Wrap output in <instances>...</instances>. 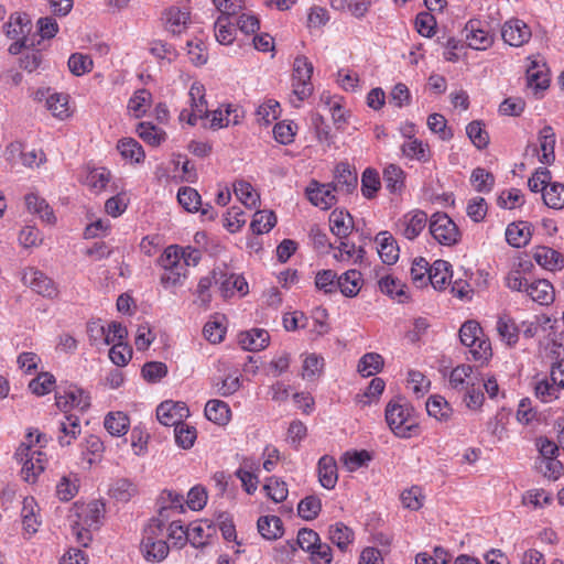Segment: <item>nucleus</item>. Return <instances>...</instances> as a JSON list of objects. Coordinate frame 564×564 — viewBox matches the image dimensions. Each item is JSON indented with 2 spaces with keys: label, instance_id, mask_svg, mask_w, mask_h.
Returning a JSON list of instances; mask_svg holds the SVG:
<instances>
[{
  "label": "nucleus",
  "instance_id": "1",
  "mask_svg": "<svg viewBox=\"0 0 564 564\" xmlns=\"http://www.w3.org/2000/svg\"><path fill=\"white\" fill-rule=\"evenodd\" d=\"M43 441H46L45 435L39 430L29 431L15 451V459L22 465L21 475L26 482H35L47 464L46 454L41 451Z\"/></svg>",
  "mask_w": 564,
  "mask_h": 564
},
{
  "label": "nucleus",
  "instance_id": "2",
  "mask_svg": "<svg viewBox=\"0 0 564 564\" xmlns=\"http://www.w3.org/2000/svg\"><path fill=\"white\" fill-rule=\"evenodd\" d=\"M104 514V505L98 501L75 505L69 514V524L76 541L88 546L93 535L91 532L100 525Z\"/></svg>",
  "mask_w": 564,
  "mask_h": 564
},
{
  "label": "nucleus",
  "instance_id": "3",
  "mask_svg": "<svg viewBox=\"0 0 564 564\" xmlns=\"http://www.w3.org/2000/svg\"><path fill=\"white\" fill-rule=\"evenodd\" d=\"M386 421L392 433L401 438L419 434L420 426L414 408L403 398H393L386 406Z\"/></svg>",
  "mask_w": 564,
  "mask_h": 564
},
{
  "label": "nucleus",
  "instance_id": "4",
  "mask_svg": "<svg viewBox=\"0 0 564 564\" xmlns=\"http://www.w3.org/2000/svg\"><path fill=\"white\" fill-rule=\"evenodd\" d=\"M140 547L147 561L161 562L169 555L164 521L153 518L148 522L143 529Z\"/></svg>",
  "mask_w": 564,
  "mask_h": 564
},
{
  "label": "nucleus",
  "instance_id": "5",
  "mask_svg": "<svg viewBox=\"0 0 564 564\" xmlns=\"http://www.w3.org/2000/svg\"><path fill=\"white\" fill-rule=\"evenodd\" d=\"M459 339L464 346L469 347L474 360L482 364L491 357L490 341L484 336L482 328L476 321H467L462 325Z\"/></svg>",
  "mask_w": 564,
  "mask_h": 564
},
{
  "label": "nucleus",
  "instance_id": "6",
  "mask_svg": "<svg viewBox=\"0 0 564 564\" xmlns=\"http://www.w3.org/2000/svg\"><path fill=\"white\" fill-rule=\"evenodd\" d=\"M313 74V65L305 56H297L294 61L293 65V76H292V86H293V96L296 98H291V104L299 108L301 102L307 99L313 93V85L311 82Z\"/></svg>",
  "mask_w": 564,
  "mask_h": 564
},
{
  "label": "nucleus",
  "instance_id": "7",
  "mask_svg": "<svg viewBox=\"0 0 564 564\" xmlns=\"http://www.w3.org/2000/svg\"><path fill=\"white\" fill-rule=\"evenodd\" d=\"M430 232L441 245L454 246L460 239L456 224L444 213H435L430 219Z\"/></svg>",
  "mask_w": 564,
  "mask_h": 564
},
{
  "label": "nucleus",
  "instance_id": "8",
  "mask_svg": "<svg viewBox=\"0 0 564 564\" xmlns=\"http://www.w3.org/2000/svg\"><path fill=\"white\" fill-rule=\"evenodd\" d=\"M189 415V410L184 402L167 400L156 408V417L165 426H174L183 423Z\"/></svg>",
  "mask_w": 564,
  "mask_h": 564
},
{
  "label": "nucleus",
  "instance_id": "9",
  "mask_svg": "<svg viewBox=\"0 0 564 564\" xmlns=\"http://www.w3.org/2000/svg\"><path fill=\"white\" fill-rule=\"evenodd\" d=\"M427 223L426 213L415 209L406 213L397 223L398 232L409 240L415 239Z\"/></svg>",
  "mask_w": 564,
  "mask_h": 564
},
{
  "label": "nucleus",
  "instance_id": "10",
  "mask_svg": "<svg viewBox=\"0 0 564 564\" xmlns=\"http://www.w3.org/2000/svg\"><path fill=\"white\" fill-rule=\"evenodd\" d=\"M335 187L330 184H321L317 181H312L306 187V196L308 200L321 209H328L336 204Z\"/></svg>",
  "mask_w": 564,
  "mask_h": 564
},
{
  "label": "nucleus",
  "instance_id": "11",
  "mask_svg": "<svg viewBox=\"0 0 564 564\" xmlns=\"http://www.w3.org/2000/svg\"><path fill=\"white\" fill-rule=\"evenodd\" d=\"M56 405L63 411L76 409L86 410L90 405V398L86 390H56Z\"/></svg>",
  "mask_w": 564,
  "mask_h": 564
},
{
  "label": "nucleus",
  "instance_id": "12",
  "mask_svg": "<svg viewBox=\"0 0 564 564\" xmlns=\"http://www.w3.org/2000/svg\"><path fill=\"white\" fill-rule=\"evenodd\" d=\"M531 30L520 19H510L505 22L501 29V36L503 41L510 46H522L531 39Z\"/></svg>",
  "mask_w": 564,
  "mask_h": 564
},
{
  "label": "nucleus",
  "instance_id": "13",
  "mask_svg": "<svg viewBox=\"0 0 564 564\" xmlns=\"http://www.w3.org/2000/svg\"><path fill=\"white\" fill-rule=\"evenodd\" d=\"M22 281L40 295L51 297L56 293L54 282L35 268H26L23 271Z\"/></svg>",
  "mask_w": 564,
  "mask_h": 564
},
{
  "label": "nucleus",
  "instance_id": "14",
  "mask_svg": "<svg viewBox=\"0 0 564 564\" xmlns=\"http://www.w3.org/2000/svg\"><path fill=\"white\" fill-rule=\"evenodd\" d=\"M336 192L352 193L358 185L357 172L347 162H340L335 167L334 181L330 183Z\"/></svg>",
  "mask_w": 564,
  "mask_h": 564
},
{
  "label": "nucleus",
  "instance_id": "15",
  "mask_svg": "<svg viewBox=\"0 0 564 564\" xmlns=\"http://www.w3.org/2000/svg\"><path fill=\"white\" fill-rule=\"evenodd\" d=\"M466 41L470 48L486 50L492 44L491 35L481 28V22L476 19L469 20L465 25Z\"/></svg>",
  "mask_w": 564,
  "mask_h": 564
},
{
  "label": "nucleus",
  "instance_id": "16",
  "mask_svg": "<svg viewBox=\"0 0 564 564\" xmlns=\"http://www.w3.org/2000/svg\"><path fill=\"white\" fill-rule=\"evenodd\" d=\"M270 343V335L263 328H251L238 334V344L243 350L260 351Z\"/></svg>",
  "mask_w": 564,
  "mask_h": 564
},
{
  "label": "nucleus",
  "instance_id": "17",
  "mask_svg": "<svg viewBox=\"0 0 564 564\" xmlns=\"http://www.w3.org/2000/svg\"><path fill=\"white\" fill-rule=\"evenodd\" d=\"M191 113L188 124L195 126L198 119L208 116L207 101L205 99V88L203 85L194 83L189 89Z\"/></svg>",
  "mask_w": 564,
  "mask_h": 564
},
{
  "label": "nucleus",
  "instance_id": "18",
  "mask_svg": "<svg viewBox=\"0 0 564 564\" xmlns=\"http://www.w3.org/2000/svg\"><path fill=\"white\" fill-rule=\"evenodd\" d=\"M216 533V527L208 520L192 522L187 527V542L194 547H203L209 539Z\"/></svg>",
  "mask_w": 564,
  "mask_h": 564
},
{
  "label": "nucleus",
  "instance_id": "19",
  "mask_svg": "<svg viewBox=\"0 0 564 564\" xmlns=\"http://www.w3.org/2000/svg\"><path fill=\"white\" fill-rule=\"evenodd\" d=\"M221 279V270H213L207 275L202 276L198 281L195 291L196 299L194 301L199 307L208 308L212 302V286L218 285V280Z\"/></svg>",
  "mask_w": 564,
  "mask_h": 564
},
{
  "label": "nucleus",
  "instance_id": "20",
  "mask_svg": "<svg viewBox=\"0 0 564 564\" xmlns=\"http://www.w3.org/2000/svg\"><path fill=\"white\" fill-rule=\"evenodd\" d=\"M318 481L325 489H334L337 480V463L333 456L324 455L317 463Z\"/></svg>",
  "mask_w": 564,
  "mask_h": 564
},
{
  "label": "nucleus",
  "instance_id": "21",
  "mask_svg": "<svg viewBox=\"0 0 564 564\" xmlns=\"http://www.w3.org/2000/svg\"><path fill=\"white\" fill-rule=\"evenodd\" d=\"M58 435L57 441L61 446L70 445L80 434L82 427L79 417L76 415H64L58 421Z\"/></svg>",
  "mask_w": 564,
  "mask_h": 564
},
{
  "label": "nucleus",
  "instance_id": "22",
  "mask_svg": "<svg viewBox=\"0 0 564 564\" xmlns=\"http://www.w3.org/2000/svg\"><path fill=\"white\" fill-rule=\"evenodd\" d=\"M376 241L379 246L378 253L386 264H393L399 259V247L392 235L388 231H381L377 235Z\"/></svg>",
  "mask_w": 564,
  "mask_h": 564
},
{
  "label": "nucleus",
  "instance_id": "23",
  "mask_svg": "<svg viewBox=\"0 0 564 564\" xmlns=\"http://www.w3.org/2000/svg\"><path fill=\"white\" fill-rule=\"evenodd\" d=\"M32 24L29 15L22 12H14L4 24L6 34L10 39L25 37L31 32Z\"/></svg>",
  "mask_w": 564,
  "mask_h": 564
},
{
  "label": "nucleus",
  "instance_id": "24",
  "mask_svg": "<svg viewBox=\"0 0 564 564\" xmlns=\"http://www.w3.org/2000/svg\"><path fill=\"white\" fill-rule=\"evenodd\" d=\"M539 141H540V150L541 155L539 156V161L543 164L550 165L555 160V142L556 137L554 130L551 126H545L539 132Z\"/></svg>",
  "mask_w": 564,
  "mask_h": 564
},
{
  "label": "nucleus",
  "instance_id": "25",
  "mask_svg": "<svg viewBox=\"0 0 564 564\" xmlns=\"http://www.w3.org/2000/svg\"><path fill=\"white\" fill-rule=\"evenodd\" d=\"M330 231L339 239H345L354 227L352 217L348 212L335 209L329 215Z\"/></svg>",
  "mask_w": 564,
  "mask_h": 564
},
{
  "label": "nucleus",
  "instance_id": "26",
  "mask_svg": "<svg viewBox=\"0 0 564 564\" xmlns=\"http://www.w3.org/2000/svg\"><path fill=\"white\" fill-rule=\"evenodd\" d=\"M524 292L535 302L547 305L554 300L553 285L545 279L533 281L524 289Z\"/></svg>",
  "mask_w": 564,
  "mask_h": 564
},
{
  "label": "nucleus",
  "instance_id": "27",
  "mask_svg": "<svg viewBox=\"0 0 564 564\" xmlns=\"http://www.w3.org/2000/svg\"><path fill=\"white\" fill-rule=\"evenodd\" d=\"M165 29L172 34H181L189 23V12L178 8H170L163 14Z\"/></svg>",
  "mask_w": 564,
  "mask_h": 564
},
{
  "label": "nucleus",
  "instance_id": "28",
  "mask_svg": "<svg viewBox=\"0 0 564 564\" xmlns=\"http://www.w3.org/2000/svg\"><path fill=\"white\" fill-rule=\"evenodd\" d=\"M328 538L340 551H347L355 540V534L345 523L336 522L329 525Z\"/></svg>",
  "mask_w": 564,
  "mask_h": 564
},
{
  "label": "nucleus",
  "instance_id": "29",
  "mask_svg": "<svg viewBox=\"0 0 564 564\" xmlns=\"http://www.w3.org/2000/svg\"><path fill=\"white\" fill-rule=\"evenodd\" d=\"M241 115L238 107L227 105L225 110L216 109L212 112L210 128L216 130L229 124H238L241 120Z\"/></svg>",
  "mask_w": 564,
  "mask_h": 564
},
{
  "label": "nucleus",
  "instance_id": "30",
  "mask_svg": "<svg viewBox=\"0 0 564 564\" xmlns=\"http://www.w3.org/2000/svg\"><path fill=\"white\" fill-rule=\"evenodd\" d=\"M37 503L33 497H25L21 510L22 523L24 531L32 535L37 532L41 524L37 519Z\"/></svg>",
  "mask_w": 564,
  "mask_h": 564
},
{
  "label": "nucleus",
  "instance_id": "31",
  "mask_svg": "<svg viewBox=\"0 0 564 564\" xmlns=\"http://www.w3.org/2000/svg\"><path fill=\"white\" fill-rule=\"evenodd\" d=\"M479 379V371L469 365L457 366L449 376L451 383L456 388L465 386V388H476V380Z\"/></svg>",
  "mask_w": 564,
  "mask_h": 564
},
{
  "label": "nucleus",
  "instance_id": "32",
  "mask_svg": "<svg viewBox=\"0 0 564 564\" xmlns=\"http://www.w3.org/2000/svg\"><path fill=\"white\" fill-rule=\"evenodd\" d=\"M452 265L449 262L444 260H436L429 270L427 282L432 284L435 290H442L445 288L449 278H452L451 272Z\"/></svg>",
  "mask_w": 564,
  "mask_h": 564
},
{
  "label": "nucleus",
  "instance_id": "33",
  "mask_svg": "<svg viewBox=\"0 0 564 564\" xmlns=\"http://www.w3.org/2000/svg\"><path fill=\"white\" fill-rule=\"evenodd\" d=\"M530 237V227L525 221L512 223L506 229V240L514 248L525 246L529 242Z\"/></svg>",
  "mask_w": 564,
  "mask_h": 564
},
{
  "label": "nucleus",
  "instance_id": "34",
  "mask_svg": "<svg viewBox=\"0 0 564 564\" xmlns=\"http://www.w3.org/2000/svg\"><path fill=\"white\" fill-rule=\"evenodd\" d=\"M259 533L267 540H276L283 535L282 520L276 516H263L257 522Z\"/></svg>",
  "mask_w": 564,
  "mask_h": 564
},
{
  "label": "nucleus",
  "instance_id": "35",
  "mask_svg": "<svg viewBox=\"0 0 564 564\" xmlns=\"http://www.w3.org/2000/svg\"><path fill=\"white\" fill-rule=\"evenodd\" d=\"M361 273L357 270H348L337 279V289L348 297L356 296L361 289Z\"/></svg>",
  "mask_w": 564,
  "mask_h": 564
},
{
  "label": "nucleus",
  "instance_id": "36",
  "mask_svg": "<svg viewBox=\"0 0 564 564\" xmlns=\"http://www.w3.org/2000/svg\"><path fill=\"white\" fill-rule=\"evenodd\" d=\"M205 416L218 425H226L230 420V409L224 401L209 400L205 405Z\"/></svg>",
  "mask_w": 564,
  "mask_h": 564
},
{
  "label": "nucleus",
  "instance_id": "37",
  "mask_svg": "<svg viewBox=\"0 0 564 564\" xmlns=\"http://www.w3.org/2000/svg\"><path fill=\"white\" fill-rule=\"evenodd\" d=\"M25 204L29 212L40 216V218L46 224H54L55 216L53 209L46 203L44 198L39 197L36 194H28L25 196Z\"/></svg>",
  "mask_w": 564,
  "mask_h": 564
},
{
  "label": "nucleus",
  "instance_id": "38",
  "mask_svg": "<svg viewBox=\"0 0 564 564\" xmlns=\"http://www.w3.org/2000/svg\"><path fill=\"white\" fill-rule=\"evenodd\" d=\"M528 86L535 90H544L550 85V77L545 65H539L536 61H533L530 67L527 69Z\"/></svg>",
  "mask_w": 564,
  "mask_h": 564
},
{
  "label": "nucleus",
  "instance_id": "39",
  "mask_svg": "<svg viewBox=\"0 0 564 564\" xmlns=\"http://www.w3.org/2000/svg\"><path fill=\"white\" fill-rule=\"evenodd\" d=\"M383 182L386 185V188L391 194H400L404 187V172L403 170L395 165L390 164L383 170Z\"/></svg>",
  "mask_w": 564,
  "mask_h": 564
},
{
  "label": "nucleus",
  "instance_id": "40",
  "mask_svg": "<svg viewBox=\"0 0 564 564\" xmlns=\"http://www.w3.org/2000/svg\"><path fill=\"white\" fill-rule=\"evenodd\" d=\"M130 425V420L128 415L123 412H110L106 415L104 421L105 429L112 436H122L124 435Z\"/></svg>",
  "mask_w": 564,
  "mask_h": 564
},
{
  "label": "nucleus",
  "instance_id": "41",
  "mask_svg": "<svg viewBox=\"0 0 564 564\" xmlns=\"http://www.w3.org/2000/svg\"><path fill=\"white\" fill-rule=\"evenodd\" d=\"M534 259L541 267L551 271L562 269L564 263L561 253L547 247L538 248Z\"/></svg>",
  "mask_w": 564,
  "mask_h": 564
},
{
  "label": "nucleus",
  "instance_id": "42",
  "mask_svg": "<svg viewBox=\"0 0 564 564\" xmlns=\"http://www.w3.org/2000/svg\"><path fill=\"white\" fill-rule=\"evenodd\" d=\"M218 288L224 297L231 296L235 291L246 293L245 288H248L243 278L236 274H228L221 271V279L218 280Z\"/></svg>",
  "mask_w": 564,
  "mask_h": 564
},
{
  "label": "nucleus",
  "instance_id": "43",
  "mask_svg": "<svg viewBox=\"0 0 564 564\" xmlns=\"http://www.w3.org/2000/svg\"><path fill=\"white\" fill-rule=\"evenodd\" d=\"M117 149L123 159L130 160L134 163H140L144 160V151L142 145L132 138H123L118 144Z\"/></svg>",
  "mask_w": 564,
  "mask_h": 564
},
{
  "label": "nucleus",
  "instance_id": "44",
  "mask_svg": "<svg viewBox=\"0 0 564 564\" xmlns=\"http://www.w3.org/2000/svg\"><path fill=\"white\" fill-rule=\"evenodd\" d=\"M425 405L427 414L437 421L446 422L451 417L452 408L445 398L441 395L430 397Z\"/></svg>",
  "mask_w": 564,
  "mask_h": 564
},
{
  "label": "nucleus",
  "instance_id": "45",
  "mask_svg": "<svg viewBox=\"0 0 564 564\" xmlns=\"http://www.w3.org/2000/svg\"><path fill=\"white\" fill-rule=\"evenodd\" d=\"M197 440V430L195 426L185 422L176 424L174 427L175 444L182 449H189Z\"/></svg>",
  "mask_w": 564,
  "mask_h": 564
},
{
  "label": "nucleus",
  "instance_id": "46",
  "mask_svg": "<svg viewBox=\"0 0 564 564\" xmlns=\"http://www.w3.org/2000/svg\"><path fill=\"white\" fill-rule=\"evenodd\" d=\"M138 135L152 147L160 145L166 139V133L151 122H140L137 127Z\"/></svg>",
  "mask_w": 564,
  "mask_h": 564
},
{
  "label": "nucleus",
  "instance_id": "47",
  "mask_svg": "<svg viewBox=\"0 0 564 564\" xmlns=\"http://www.w3.org/2000/svg\"><path fill=\"white\" fill-rule=\"evenodd\" d=\"M234 191L238 199L248 208L256 207L260 199L259 194L247 181H236L234 184Z\"/></svg>",
  "mask_w": 564,
  "mask_h": 564
},
{
  "label": "nucleus",
  "instance_id": "48",
  "mask_svg": "<svg viewBox=\"0 0 564 564\" xmlns=\"http://www.w3.org/2000/svg\"><path fill=\"white\" fill-rule=\"evenodd\" d=\"M379 288L382 293L398 299L401 303L408 299L405 285L400 280L394 279L391 275L382 276L379 280Z\"/></svg>",
  "mask_w": 564,
  "mask_h": 564
},
{
  "label": "nucleus",
  "instance_id": "49",
  "mask_svg": "<svg viewBox=\"0 0 564 564\" xmlns=\"http://www.w3.org/2000/svg\"><path fill=\"white\" fill-rule=\"evenodd\" d=\"M381 187V181L377 170L367 167L361 175V193L362 195L371 199L373 198Z\"/></svg>",
  "mask_w": 564,
  "mask_h": 564
},
{
  "label": "nucleus",
  "instance_id": "50",
  "mask_svg": "<svg viewBox=\"0 0 564 564\" xmlns=\"http://www.w3.org/2000/svg\"><path fill=\"white\" fill-rule=\"evenodd\" d=\"M276 224V216L271 210H259L253 215L250 224L251 230L256 235L269 232Z\"/></svg>",
  "mask_w": 564,
  "mask_h": 564
},
{
  "label": "nucleus",
  "instance_id": "51",
  "mask_svg": "<svg viewBox=\"0 0 564 564\" xmlns=\"http://www.w3.org/2000/svg\"><path fill=\"white\" fill-rule=\"evenodd\" d=\"M383 367V358L377 352L365 354L358 362V372L362 377H371Z\"/></svg>",
  "mask_w": 564,
  "mask_h": 564
},
{
  "label": "nucleus",
  "instance_id": "52",
  "mask_svg": "<svg viewBox=\"0 0 564 564\" xmlns=\"http://www.w3.org/2000/svg\"><path fill=\"white\" fill-rule=\"evenodd\" d=\"M184 249L178 246H169L158 259V263L163 270L175 269L176 267L186 265L182 262Z\"/></svg>",
  "mask_w": 564,
  "mask_h": 564
},
{
  "label": "nucleus",
  "instance_id": "53",
  "mask_svg": "<svg viewBox=\"0 0 564 564\" xmlns=\"http://www.w3.org/2000/svg\"><path fill=\"white\" fill-rule=\"evenodd\" d=\"M137 494V486L129 479L121 478L112 482L110 495L118 501L127 502Z\"/></svg>",
  "mask_w": 564,
  "mask_h": 564
},
{
  "label": "nucleus",
  "instance_id": "54",
  "mask_svg": "<svg viewBox=\"0 0 564 564\" xmlns=\"http://www.w3.org/2000/svg\"><path fill=\"white\" fill-rule=\"evenodd\" d=\"M218 380L221 383V388H234L241 386L240 379L242 378L239 369L230 367L225 361L218 362Z\"/></svg>",
  "mask_w": 564,
  "mask_h": 564
},
{
  "label": "nucleus",
  "instance_id": "55",
  "mask_svg": "<svg viewBox=\"0 0 564 564\" xmlns=\"http://www.w3.org/2000/svg\"><path fill=\"white\" fill-rule=\"evenodd\" d=\"M403 154L412 160L426 161L429 159V145L422 141L409 137L402 145Z\"/></svg>",
  "mask_w": 564,
  "mask_h": 564
},
{
  "label": "nucleus",
  "instance_id": "56",
  "mask_svg": "<svg viewBox=\"0 0 564 564\" xmlns=\"http://www.w3.org/2000/svg\"><path fill=\"white\" fill-rule=\"evenodd\" d=\"M267 496L274 502H282L289 495V489L285 481L278 477H270L263 486Z\"/></svg>",
  "mask_w": 564,
  "mask_h": 564
},
{
  "label": "nucleus",
  "instance_id": "57",
  "mask_svg": "<svg viewBox=\"0 0 564 564\" xmlns=\"http://www.w3.org/2000/svg\"><path fill=\"white\" fill-rule=\"evenodd\" d=\"M543 202L553 209L564 208V185L561 183H551L547 189L542 194Z\"/></svg>",
  "mask_w": 564,
  "mask_h": 564
},
{
  "label": "nucleus",
  "instance_id": "58",
  "mask_svg": "<svg viewBox=\"0 0 564 564\" xmlns=\"http://www.w3.org/2000/svg\"><path fill=\"white\" fill-rule=\"evenodd\" d=\"M321 510L322 502L316 496H307L297 505V513L304 520H314Z\"/></svg>",
  "mask_w": 564,
  "mask_h": 564
},
{
  "label": "nucleus",
  "instance_id": "59",
  "mask_svg": "<svg viewBox=\"0 0 564 564\" xmlns=\"http://www.w3.org/2000/svg\"><path fill=\"white\" fill-rule=\"evenodd\" d=\"M215 36L218 43L229 45L236 36V28L225 17H219L215 23Z\"/></svg>",
  "mask_w": 564,
  "mask_h": 564
},
{
  "label": "nucleus",
  "instance_id": "60",
  "mask_svg": "<svg viewBox=\"0 0 564 564\" xmlns=\"http://www.w3.org/2000/svg\"><path fill=\"white\" fill-rule=\"evenodd\" d=\"M151 100V93L147 89L137 90L128 102V109L135 118H141L145 112Z\"/></svg>",
  "mask_w": 564,
  "mask_h": 564
},
{
  "label": "nucleus",
  "instance_id": "61",
  "mask_svg": "<svg viewBox=\"0 0 564 564\" xmlns=\"http://www.w3.org/2000/svg\"><path fill=\"white\" fill-rule=\"evenodd\" d=\"M177 200L187 212H199L202 200L200 195L195 188L181 187L177 193Z\"/></svg>",
  "mask_w": 564,
  "mask_h": 564
},
{
  "label": "nucleus",
  "instance_id": "62",
  "mask_svg": "<svg viewBox=\"0 0 564 564\" xmlns=\"http://www.w3.org/2000/svg\"><path fill=\"white\" fill-rule=\"evenodd\" d=\"M371 460L369 452L361 451H348L343 456V463L349 471H356L357 469L367 466Z\"/></svg>",
  "mask_w": 564,
  "mask_h": 564
},
{
  "label": "nucleus",
  "instance_id": "63",
  "mask_svg": "<svg viewBox=\"0 0 564 564\" xmlns=\"http://www.w3.org/2000/svg\"><path fill=\"white\" fill-rule=\"evenodd\" d=\"M187 274L188 270L186 269V265L167 269L161 274L160 282L165 289L180 286L183 285Z\"/></svg>",
  "mask_w": 564,
  "mask_h": 564
},
{
  "label": "nucleus",
  "instance_id": "64",
  "mask_svg": "<svg viewBox=\"0 0 564 564\" xmlns=\"http://www.w3.org/2000/svg\"><path fill=\"white\" fill-rule=\"evenodd\" d=\"M93 59L89 55L74 53L68 58V68L75 76H82L93 69Z\"/></svg>",
  "mask_w": 564,
  "mask_h": 564
}]
</instances>
